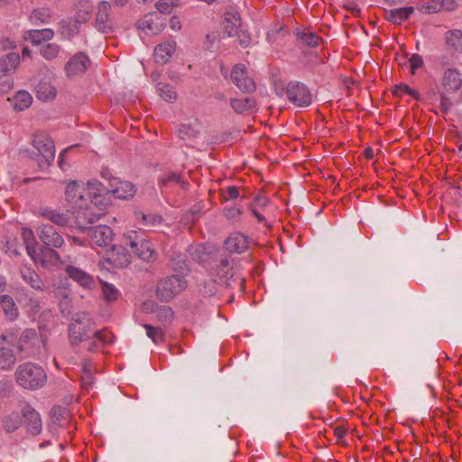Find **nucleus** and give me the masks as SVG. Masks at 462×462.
<instances>
[{"instance_id":"obj_1","label":"nucleus","mask_w":462,"mask_h":462,"mask_svg":"<svg viewBox=\"0 0 462 462\" xmlns=\"http://www.w3.org/2000/svg\"><path fill=\"white\" fill-rule=\"evenodd\" d=\"M271 80L278 97H286L291 104L299 107L309 106L311 104L312 96L305 84L299 81H291L285 84L278 69H272Z\"/></svg>"},{"instance_id":"obj_2","label":"nucleus","mask_w":462,"mask_h":462,"mask_svg":"<svg viewBox=\"0 0 462 462\" xmlns=\"http://www.w3.org/2000/svg\"><path fill=\"white\" fill-rule=\"evenodd\" d=\"M96 328V322L88 312H76L68 327L69 344L72 346H77L80 343L89 340L90 335Z\"/></svg>"},{"instance_id":"obj_3","label":"nucleus","mask_w":462,"mask_h":462,"mask_svg":"<svg viewBox=\"0 0 462 462\" xmlns=\"http://www.w3.org/2000/svg\"><path fill=\"white\" fill-rule=\"evenodd\" d=\"M14 376L17 383L27 390L42 388L47 380V374L42 366L31 362L20 365Z\"/></svg>"},{"instance_id":"obj_4","label":"nucleus","mask_w":462,"mask_h":462,"mask_svg":"<svg viewBox=\"0 0 462 462\" xmlns=\"http://www.w3.org/2000/svg\"><path fill=\"white\" fill-rule=\"evenodd\" d=\"M442 86L444 91L441 93L440 109L443 113L447 114L455 104L460 102L459 98L449 96L458 91L462 86L460 72L453 69H447L443 76Z\"/></svg>"},{"instance_id":"obj_5","label":"nucleus","mask_w":462,"mask_h":462,"mask_svg":"<svg viewBox=\"0 0 462 462\" xmlns=\"http://www.w3.org/2000/svg\"><path fill=\"white\" fill-rule=\"evenodd\" d=\"M125 246L132 249L133 253L140 259L149 262L154 260L156 253L150 240H147L143 233L134 230L127 232L123 238Z\"/></svg>"},{"instance_id":"obj_6","label":"nucleus","mask_w":462,"mask_h":462,"mask_svg":"<svg viewBox=\"0 0 462 462\" xmlns=\"http://www.w3.org/2000/svg\"><path fill=\"white\" fill-rule=\"evenodd\" d=\"M32 146L37 150V163L41 169L49 167L55 158V146L53 140L44 132L36 133L32 141Z\"/></svg>"},{"instance_id":"obj_7","label":"nucleus","mask_w":462,"mask_h":462,"mask_svg":"<svg viewBox=\"0 0 462 462\" xmlns=\"http://www.w3.org/2000/svg\"><path fill=\"white\" fill-rule=\"evenodd\" d=\"M187 282L183 276L175 274L162 279L156 290V295L162 301H170L185 290Z\"/></svg>"},{"instance_id":"obj_8","label":"nucleus","mask_w":462,"mask_h":462,"mask_svg":"<svg viewBox=\"0 0 462 462\" xmlns=\"http://www.w3.org/2000/svg\"><path fill=\"white\" fill-rule=\"evenodd\" d=\"M42 340L35 329L26 328L22 333L16 343L17 350L25 356H33L40 351Z\"/></svg>"},{"instance_id":"obj_9","label":"nucleus","mask_w":462,"mask_h":462,"mask_svg":"<svg viewBox=\"0 0 462 462\" xmlns=\"http://www.w3.org/2000/svg\"><path fill=\"white\" fill-rule=\"evenodd\" d=\"M215 282L224 286L231 285V279L234 276L232 261L230 257L224 256L217 260L210 271Z\"/></svg>"},{"instance_id":"obj_10","label":"nucleus","mask_w":462,"mask_h":462,"mask_svg":"<svg viewBox=\"0 0 462 462\" xmlns=\"http://www.w3.org/2000/svg\"><path fill=\"white\" fill-rule=\"evenodd\" d=\"M30 257L36 264L47 269L58 267L62 263L58 252L48 246L38 248Z\"/></svg>"},{"instance_id":"obj_11","label":"nucleus","mask_w":462,"mask_h":462,"mask_svg":"<svg viewBox=\"0 0 462 462\" xmlns=\"http://www.w3.org/2000/svg\"><path fill=\"white\" fill-rule=\"evenodd\" d=\"M233 83L244 93H252L255 90L254 81L248 77L247 69L244 64H236L231 71Z\"/></svg>"},{"instance_id":"obj_12","label":"nucleus","mask_w":462,"mask_h":462,"mask_svg":"<svg viewBox=\"0 0 462 462\" xmlns=\"http://www.w3.org/2000/svg\"><path fill=\"white\" fill-rule=\"evenodd\" d=\"M87 232L94 246L107 248L112 245L114 232L110 226L99 225L88 228Z\"/></svg>"},{"instance_id":"obj_13","label":"nucleus","mask_w":462,"mask_h":462,"mask_svg":"<svg viewBox=\"0 0 462 462\" xmlns=\"http://www.w3.org/2000/svg\"><path fill=\"white\" fill-rule=\"evenodd\" d=\"M84 183L71 181L66 187L65 197L67 202L73 208L83 209L87 204V199L84 195Z\"/></svg>"},{"instance_id":"obj_14","label":"nucleus","mask_w":462,"mask_h":462,"mask_svg":"<svg viewBox=\"0 0 462 462\" xmlns=\"http://www.w3.org/2000/svg\"><path fill=\"white\" fill-rule=\"evenodd\" d=\"M114 341V335L106 328L95 329L90 335L87 349L90 352H98L104 346L111 344Z\"/></svg>"},{"instance_id":"obj_15","label":"nucleus","mask_w":462,"mask_h":462,"mask_svg":"<svg viewBox=\"0 0 462 462\" xmlns=\"http://www.w3.org/2000/svg\"><path fill=\"white\" fill-rule=\"evenodd\" d=\"M111 5L108 2L103 1L99 4L96 17V25L98 31L103 33H109L113 31V22L110 17Z\"/></svg>"},{"instance_id":"obj_16","label":"nucleus","mask_w":462,"mask_h":462,"mask_svg":"<svg viewBox=\"0 0 462 462\" xmlns=\"http://www.w3.org/2000/svg\"><path fill=\"white\" fill-rule=\"evenodd\" d=\"M39 237L48 247L60 248L64 244L62 236L51 225H42L40 226Z\"/></svg>"},{"instance_id":"obj_17","label":"nucleus","mask_w":462,"mask_h":462,"mask_svg":"<svg viewBox=\"0 0 462 462\" xmlns=\"http://www.w3.org/2000/svg\"><path fill=\"white\" fill-rule=\"evenodd\" d=\"M136 25L139 30L148 34H157L164 27L161 16L156 13L144 15L143 18L137 22Z\"/></svg>"},{"instance_id":"obj_18","label":"nucleus","mask_w":462,"mask_h":462,"mask_svg":"<svg viewBox=\"0 0 462 462\" xmlns=\"http://www.w3.org/2000/svg\"><path fill=\"white\" fill-rule=\"evenodd\" d=\"M65 273L71 280L76 282L81 287L86 289H91L94 287V278L84 270L73 265H67L65 267Z\"/></svg>"},{"instance_id":"obj_19","label":"nucleus","mask_w":462,"mask_h":462,"mask_svg":"<svg viewBox=\"0 0 462 462\" xmlns=\"http://www.w3.org/2000/svg\"><path fill=\"white\" fill-rule=\"evenodd\" d=\"M22 414L27 430L32 435L39 434L42 430V419L40 414L30 405H26L23 408Z\"/></svg>"},{"instance_id":"obj_20","label":"nucleus","mask_w":462,"mask_h":462,"mask_svg":"<svg viewBox=\"0 0 462 462\" xmlns=\"http://www.w3.org/2000/svg\"><path fill=\"white\" fill-rule=\"evenodd\" d=\"M226 249L229 253L241 254L248 247V239L242 233H233L225 241Z\"/></svg>"},{"instance_id":"obj_21","label":"nucleus","mask_w":462,"mask_h":462,"mask_svg":"<svg viewBox=\"0 0 462 462\" xmlns=\"http://www.w3.org/2000/svg\"><path fill=\"white\" fill-rule=\"evenodd\" d=\"M111 186L113 187L111 192L115 197L121 199H130L135 193L134 186L130 181L114 179Z\"/></svg>"},{"instance_id":"obj_22","label":"nucleus","mask_w":462,"mask_h":462,"mask_svg":"<svg viewBox=\"0 0 462 462\" xmlns=\"http://www.w3.org/2000/svg\"><path fill=\"white\" fill-rule=\"evenodd\" d=\"M111 254L108 258L109 262L116 267H126L131 262V254L127 252L125 245L111 246Z\"/></svg>"},{"instance_id":"obj_23","label":"nucleus","mask_w":462,"mask_h":462,"mask_svg":"<svg viewBox=\"0 0 462 462\" xmlns=\"http://www.w3.org/2000/svg\"><path fill=\"white\" fill-rule=\"evenodd\" d=\"M201 131V123L195 119L192 122L183 123L178 128V136L184 141L196 139Z\"/></svg>"},{"instance_id":"obj_24","label":"nucleus","mask_w":462,"mask_h":462,"mask_svg":"<svg viewBox=\"0 0 462 462\" xmlns=\"http://www.w3.org/2000/svg\"><path fill=\"white\" fill-rule=\"evenodd\" d=\"M41 216L60 226H69L71 221V216L69 211L60 212L51 208H44L41 210Z\"/></svg>"},{"instance_id":"obj_25","label":"nucleus","mask_w":462,"mask_h":462,"mask_svg":"<svg viewBox=\"0 0 462 462\" xmlns=\"http://www.w3.org/2000/svg\"><path fill=\"white\" fill-rule=\"evenodd\" d=\"M447 49L452 53L462 52V30H449L445 34Z\"/></svg>"},{"instance_id":"obj_26","label":"nucleus","mask_w":462,"mask_h":462,"mask_svg":"<svg viewBox=\"0 0 462 462\" xmlns=\"http://www.w3.org/2000/svg\"><path fill=\"white\" fill-rule=\"evenodd\" d=\"M20 273L23 280L32 289L39 291H44V283L34 270L29 267H23Z\"/></svg>"},{"instance_id":"obj_27","label":"nucleus","mask_w":462,"mask_h":462,"mask_svg":"<svg viewBox=\"0 0 462 462\" xmlns=\"http://www.w3.org/2000/svg\"><path fill=\"white\" fill-rule=\"evenodd\" d=\"M0 305L5 318L8 320L14 321L18 318L19 310L14 299L11 296L0 295Z\"/></svg>"},{"instance_id":"obj_28","label":"nucleus","mask_w":462,"mask_h":462,"mask_svg":"<svg viewBox=\"0 0 462 462\" xmlns=\"http://www.w3.org/2000/svg\"><path fill=\"white\" fill-rule=\"evenodd\" d=\"M295 35H296V40H297L298 44H300L302 47L303 46L310 47V48L316 47V46H318V44L320 41L319 36L309 29H305L303 31L298 30L295 32Z\"/></svg>"},{"instance_id":"obj_29","label":"nucleus","mask_w":462,"mask_h":462,"mask_svg":"<svg viewBox=\"0 0 462 462\" xmlns=\"http://www.w3.org/2000/svg\"><path fill=\"white\" fill-rule=\"evenodd\" d=\"M54 35L51 29L30 30L26 32L25 40L34 45L41 44L43 41L51 40Z\"/></svg>"},{"instance_id":"obj_30","label":"nucleus","mask_w":462,"mask_h":462,"mask_svg":"<svg viewBox=\"0 0 462 462\" xmlns=\"http://www.w3.org/2000/svg\"><path fill=\"white\" fill-rule=\"evenodd\" d=\"M240 25L241 20L237 14H226L224 22V31L229 37L236 35L241 31L239 29Z\"/></svg>"},{"instance_id":"obj_31","label":"nucleus","mask_w":462,"mask_h":462,"mask_svg":"<svg viewBox=\"0 0 462 462\" xmlns=\"http://www.w3.org/2000/svg\"><path fill=\"white\" fill-rule=\"evenodd\" d=\"M413 7H403L390 10L386 13V19L393 23L401 24L413 13Z\"/></svg>"},{"instance_id":"obj_32","label":"nucleus","mask_w":462,"mask_h":462,"mask_svg":"<svg viewBox=\"0 0 462 462\" xmlns=\"http://www.w3.org/2000/svg\"><path fill=\"white\" fill-rule=\"evenodd\" d=\"M174 185H180L181 188H184L187 182L176 172L166 173L159 179V186L161 189H168Z\"/></svg>"},{"instance_id":"obj_33","label":"nucleus","mask_w":462,"mask_h":462,"mask_svg":"<svg viewBox=\"0 0 462 462\" xmlns=\"http://www.w3.org/2000/svg\"><path fill=\"white\" fill-rule=\"evenodd\" d=\"M89 60H69L65 65V70L68 76H76L82 74L88 69Z\"/></svg>"},{"instance_id":"obj_34","label":"nucleus","mask_w":462,"mask_h":462,"mask_svg":"<svg viewBox=\"0 0 462 462\" xmlns=\"http://www.w3.org/2000/svg\"><path fill=\"white\" fill-rule=\"evenodd\" d=\"M37 97L42 101H49L55 98L56 88L49 82L41 81L36 86Z\"/></svg>"},{"instance_id":"obj_35","label":"nucleus","mask_w":462,"mask_h":462,"mask_svg":"<svg viewBox=\"0 0 462 462\" xmlns=\"http://www.w3.org/2000/svg\"><path fill=\"white\" fill-rule=\"evenodd\" d=\"M230 106L236 114H244L255 106V101L253 97L231 98Z\"/></svg>"},{"instance_id":"obj_36","label":"nucleus","mask_w":462,"mask_h":462,"mask_svg":"<svg viewBox=\"0 0 462 462\" xmlns=\"http://www.w3.org/2000/svg\"><path fill=\"white\" fill-rule=\"evenodd\" d=\"M175 51L176 42L173 40H167L155 47L154 55L156 58L171 57Z\"/></svg>"},{"instance_id":"obj_37","label":"nucleus","mask_w":462,"mask_h":462,"mask_svg":"<svg viewBox=\"0 0 462 462\" xmlns=\"http://www.w3.org/2000/svg\"><path fill=\"white\" fill-rule=\"evenodd\" d=\"M22 238L25 245L27 254L31 256L38 249V244L32 230L27 227L22 228Z\"/></svg>"},{"instance_id":"obj_38","label":"nucleus","mask_w":462,"mask_h":462,"mask_svg":"<svg viewBox=\"0 0 462 462\" xmlns=\"http://www.w3.org/2000/svg\"><path fill=\"white\" fill-rule=\"evenodd\" d=\"M16 358L14 351L10 348H0V369L9 370L15 364Z\"/></svg>"},{"instance_id":"obj_39","label":"nucleus","mask_w":462,"mask_h":462,"mask_svg":"<svg viewBox=\"0 0 462 462\" xmlns=\"http://www.w3.org/2000/svg\"><path fill=\"white\" fill-rule=\"evenodd\" d=\"M135 218L141 220L142 224L147 227L157 226L162 224V217L157 214H144L141 211L135 212Z\"/></svg>"},{"instance_id":"obj_40","label":"nucleus","mask_w":462,"mask_h":462,"mask_svg":"<svg viewBox=\"0 0 462 462\" xmlns=\"http://www.w3.org/2000/svg\"><path fill=\"white\" fill-rule=\"evenodd\" d=\"M143 328L146 330V335L152 340L153 343L159 344L165 340V328L162 327H153L149 324H144Z\"/></svg>"},{"instance_id":"obj_41","label":"nucleus","mask_w":462,"mask_h":462,"mask_svg":"<svg viewBox=\"0 0 462 462\" xmlns=\"http://www.w3.org/2000/svg\"><path fill=\"white\" fill-rule=\"evenodd\" d=\"M399 67L404 71L416 75L423 69L424 62L423 60H403L399 63Z\"/></svg>"},{"instance_id":"obj_42","label":"nucleus","mask_w":462,"mask_h":462,"mask_svg":"<svg viewBox=\"0 0 462 462\" xmlns=\"http://www.w3.org/2000/svg\"><path fill=\"white\" fill-rule=\"evenodd\" d=\"M81 386L84 390L88 391L94 383L92 374V365L90 362H85L82 365Z\"/></svg>"},{"instance_id":"obj_43","label":"nucleus","mask_w":462,"mask_h":462,"mask_svg":"<svg viewBox=\"0 0 462 462\" xmlns=\"http://www.w3.org/2000/svg\"><path fill=\"white\" fill-rule=\"evenodd\" d=\"M32 101L30 93L24 90L18 91L14 96V108L19 111L24 110L31 106Z\"/></svg>"},{"instance_id":"obj_44","label":"nucleus","mask_w":462,"mask_h":462,"mask_svg":"<svg viewBox=\"0 0 462 462\" xmlns=\"http://www.w3.org/2000/svg\"><path fill=\"white\" fill-rule=\"evenodd\" d=\"M156 319L162 324L161 327L166 328L173 319V312L168 306H161L156 310Z\"/></svg>"},{"instance_id":"obj_45","label":"nucleus","mask_w":462,"mask_h":462,"mask_svg":"<svg viewBox=\"0 0 462 462\" xmlns=\"http://www.w3.org/2000/svg\"><path fill=\"white\" fill-rule=\"evenodd\" d=\"M159 95L167 102H173L177 98V92L175 88L168 85L159 83L157 86Z\"/></svg>"},{"instance_id":"obj_46","label":"nucleus","mask_w":462,"mask_h":462,"mask_svg":"<svg viewBox=\"0 0 462 462\" xmlns=\"http://www.w3.org/2000/svg\"><path fill=\"white\" fill-rule=\"evenodd\" d=\"M101 285L102 295L105 300L110 302L117 300L119 291L113 284L101 281Z\"/></svg>"},{"instance_id":"obj_47","label":"nucleus","mask_w":462,"mask_h":462,"mask_svg":"<svg viewBox=\"0 0 462 462\" xmlns=\"http://www.w3.org/2000/svg\"><path fill=\"white\" fill-rule=\"evenodd\" d=\"M51 18V12L47 8H38L34 9L30 16V19L32 23H46Z\"/></svg>"},{"instance_id":"obj_48","label":"nucleus","mask_w":462,"mask_h":462,"mask_svg":"<svg viewBox=\"0 0 462 462\" xmlns=\"http://www.w3.org/2000/svg\"><path fill=\"white\" fill-rule=\"evenodd\" d=\"M96 208L87 207L83 208V209H79L77 217H85L88 223H94L97 221L100 217L101 213L95 212Z\"/></svg>"},{"instance_id":"obj_49","label":"nucleus","mask_w":462,"mask_h":462,"mask_svg":"<svg viewBox=\"0 0 462 462\" xmlns=\"http://www.w3.org/2000/svg\"><path fill=\"white\" fill-rule=\"evenodd\" d=\"M393 94L396 97H400L402 94H408L409 96L412 97L414 99L419 100L420 99V94L417 90L410 88L406 84H400L398 86H395L393 89Z\"/></svg>"},{"instance_id":"obj_50","label":"nucleus","mask_w":462,"mask_h":462,"mask_svg":"<svg viewBox=\"0 0 462 462\" xmlns=\"http://www.w3.org/2000/svg\"><path fill=\"white\" fill-rule=\"evenodd\" d=\"M20 418L17 413H12L4 420V428L8 432H13L19 428Z\"/></svg>"},{"instance_id":"obj_51","label":"nucleus","mask_w":462,"mask_h":462,"mask_svg":"<svg viewBox=\"0 0 462 462\" xmlns=\"http://www.w3.org/2000/svg\"><path fill=\"white\" fill-rule=\"evenodd\" d=\"M14 71H12L8 74H4V78L0 79V97L4 96L5 94L8 93L14 87V81L9 77L10 74L14 73Z\"/></svg>"},{"instance_id":"obj_52","label":"nucleus","mask_w":462,"mask_h":462,"mask_svg":"<svg viewBox=\"0 0 462 462\" xmlns=\"http://www.w3.org/2000/svg\"><path fill=\"white\" fill-rule=\"evenodd\" d=\"M41 53L44 58H56L60 54V46L55 43H48L42 47Z\"/></svg>"},{"instance_id":"obj_53","label":"nucleus","mask_w":462,"mask_h":462,"mask_svg":"<svg viewBox=\"0 0 462 462\" xmlns=\"http://www.w3.org/2000/svg\"><path fill=\"white\" fill-rule=\"evenodd\" d=\"M19 60H0V72L8 74L15 71Z\"/></svg>"},{"instance_id":"obj_54","label":"nucleus","mask_w":462,"mask_h":462,"mask_svg":"<svg viewBox=\"0 0 462 462\" xmlns=\"http://www.w3.org/2000/svg\"><path fill=\"white\" fill-rule=\"evenodd\" d=\"M176 0H160L156 7L161 14H170L173 6H177Z\"/></svg>"},{"instance_id":"obj_55","label":"nucleus","mask_w":462,"mask_h":462,"mask_svg":"<svg viewBox=\"0 0 462 462\" xmlns=\"http://www.w3.org/2000/svg\"><path fill=\"white\" fill-rule=\"evenodd\" d=\"M71 22L62 21L60 23V32L64 36L70 37L76 33V22L72 24L73 28H70Z\"/></svg>"},{"instance_id":"obj_56","label":"nucleus","mask_w":462,"mask_h":462,"mask_svg":"<svg viewBox=\"0 0 462 462\" xmlns=\"http://www.w3.org/2000/svg\"><path fill=\"white\" fill-rule=\"evenodd\" d=\"M241 215V210L236 207H230L225 209V216L232 220H236Z\"/></svg>"},{"instance_id":"obj_57","label":"nucleus","mask_w":462,"mask_h":462,"mask_svg":"<svg viewBox=\"0 0 462 462\" xmlns=\"http://www.w3.org/2000/svg\"><path fill=\"white\" fill-rule=\"evenodd\" d=\"M236 35L238 42L242 47L245 48L249 45L251 38L247 32L240 31Z\"/></svg>"},{"instance_id":"obj_58","label":"nucleus","mask_w":462,"mask_h":462,"mask_svg":"<svg viewBox=\"0 0 462 462\" xmlns=\"http://www.w3.org/2000/svg\"><path fill=\"white\" fill-rule=\"evenodd\" d=\"M239 196V190L236 186H229L226 188L225 198L226 199H235Z\"/></svg>"},{"instance_id":"obj_59","label":"nucleus","mask_w":462,"mask_h":462,"mask_svg":"<svg viewBox=\"0 0 462 462\" xmlns=\"http://www.w3.org/2000/svg\"><path fill=\"white\" fill-rule=\"evenodd\" d=\"M268 203V199L264 196H256L251 203V208L264 207Z\"/></svg>"},{"instance_id":"obj_60","label":"nucleus","mask_w":462,"mask_h":462,"mask_svg":"<svg viewBox=\"0 0 462 462\" xmlns=\"http://www.w3.org/2000/svg\"><path fill=\"white\" fill-rule=\"evenodd\" d=\"M334 433L337 437V439H343L346 434V430L344 426L340 425V426H337L335 429H334Z\"/></svg>"},{"instance_id":"obj_61","label":"nucleus","mask_w":462,"mask_h":462,"mask_svg":"<svg viewBox=\"0 0 462 462\" xmlns=\"http://www.w3.org/2000/svg\"><path fill=\"white\" fill-rule=\"evenodd\" d=\"M103 185L97 180H91L88 182V189H94L96 191L101 192L103 190Z\"/></svg>"},{"instance_id":"obj_62","label":"nucleus","mask_w":462,"mask_h":462,"mask_svg":"<svg viewBox=\"0 0 462 462\" xmlns=\"http://www.w3.org/2000/svg\"><path fill=\"white\" fill-rule=\"evenodd\" d=\"M1 48L5 51L6 50H13L15 48V44L13 41L9 40V39H5L3 40L1 42Z\"/></svg>"},{"instance_id":"obj_63","label":"nucleus","mask_w":462,"mask_h":462,"mask_svg":"<svg viewBox=\"0 0 462 462\" xmlns=\"http://www.w3.org/2000/svg\"><path fill=\"white\" fill-rule=\"evenodd\" d=\"M170 26L172 30L179 31L181 28L180 21L178 17L173 16L170 20Z\"/></svg>"},{"instance_id":"obj_64","label":"nucleus","mask_w":462,"mask_h":462,"mask_svg":"<svg viewBox=\"0 0 462 462\" xmlns=\"http://www.w3.org/2000/svg\"><path fill=\"white\" fill-rule=\"evenodd\" d=\"M251 211L259 222L265 223L264 216L257 208H251Z\"/></svg>"}]
</instances>
